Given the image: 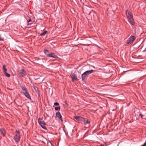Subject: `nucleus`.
<instances>
[{
	"label": "nucleus",
	"mask_w": 146,
	"mask_h": 146,
	"mask_svg": "<svg viewBox=\"0 0 146 146\" xmlns=\"http://www.w3.org/2000/svg\"><path fill=\"white\" fill-rule=\"evenodd\" d=\"M126 14L128 19L129 22L131 25H134V22L132 13L129 11L127 10L126 12Z\"/></svg>",
	"instance_id": "obj_1"
},
{
	"label": "nucleus",
	"mask_w": 146,
	"mask_h": 146,
	"mask_svg": "<svg viewBox=\"0 0 146 146\" xmlns=\"http://www.w3.org/2000/svg\"><path fill=\"white\" fill-rule=\"evenodd\" d=\"M20 138V136L19 132L17 130V133L15 135L14 139L16 142H18L19 141Z\"/></svg>",
	"instance_id": "obj_2"
},
{
	"label": "nucleus",
	"mask_w": 146,
	"mask_h": 146,
	"mask_svg": "<svg viewBox=\"0 0 146 146\" xmlns=\"http://www.w3.org/2000/svg\"><path fill=\"white\" fill-rule=\"evenodd\" d=\"M38 121L39 124L43 128L45 129H46V128L44 126L46 125V123L44 121H41L40 118L38 119Z\"/></svg>",
	"instance_id": "obj_3"
},
{
	"label": "nucleus",
	"mask_w": 146,
	"mask_h": 146,
	"mask_svg": "<svg viewBox=\"0 0 146 146\" xmlns=\"http://www.w3.org/2000/svg\"><path fill=\"white\" fill-rule=\"evenodd\" d=\"M135 38L134 36H131L127 40V43L128 44H131L135 40Z\"/></svg>",
	"instance_id": "obj_4"
},
{
	"label": "nucleus",
	"mask_w": 146,
	"mask_h": 146,
	"mask_svg": "<svg viewBox=\"0 0 146 146\" xmlns=\"http://www.w3.org/2000/svg\"><path fill=\"white\" fill-rule=\"evenodd\" d=\"M70 76L72 79L73 81L78 80L76 75L74 73L71 74Z\"/></svg>",
	"instance_id": "obj_5"
},
{
	"label": "nucleus",
	"mask_w": 146,
	"mask_h": 146,
	"mask_svg": "<svg viewBox=\"0 0 146 146\" xmlns=\"http://www.w3.org/2000/svg\"><path fill=\"white\" fill-rule=\"evenodd\" d=\"M82 121L84 123L85 125L88 124L90 123V121L88 120L87 119L83 118Z\"/></svg>",
	"instance_id": "obj_6"
},
{
	"label": "nucleus",
	"mask_w": 146,
	"mask_h": 146,
	"mask_svg": "<svg viewBox=\"0 0 146 146\" xmlns=\"http://www.w3.org/2000/svg\"><path fill=\"white\" fill-rule=\"evenodd\" d=\"M94 71V70H93L86 71L84 73V75L85 74L86 76H87L89 74L93 73Z\"/></svg>",
	"instance_id": "obj_7"
},
{
	"label": "nucleus",
	"mask_w": 146,
	"mask_h": 146,
	"mask_svg": "<svg viewBox=\"0 0 146 146\" xmlns=\"http://www.w3.org/2000/svg\"><path fill=\"white\" fill-rule=\"evenodd\" d=\"M56 115L57 117H58L60 119L61 121L62 122H63V120L62 119V116L61 115L60 113L59 112H58L56 113Z\"/></svg>",
	"instance_id": "obj_8"
},
{
	"label": "nucleus",
	"mask_w": 146,
	"mask_h": 146,
	"mask_svg": "<svg viewBox=\"0 0 146 146\" xmlns=\"http://www.w3.org/2000/svg\"><path fill=\"white\" fill-rule=\"evenodd\" d=\"M0 132L3 135V136H5L6 133L5 130L3 128H1L0 129Z\"/></svg>",
	"instance_id": "obj_9"
},
{
	"label": "nucleus",
	"mask_w": 146,
	"mask_h": 146,
	"mask_svg": "<svg viewBox=\"0 0 146 146\" xmlns=\"http://www.w3.org/2000/svg\"><path fill=\"white\" fill-rule=\"evenodd\" d=\"M48 56L49 57H52L54 58H57V56L55 55V54L54 53H51L50 54H49L48 55Z\"/></svg>",
	"instance_id": "obj_10"
},
{
	"label": "nucleus",
	"mask_w": 146,
	"mask_h": 146,
	"mask_svg": "<svg viewBox=\"0 0 146 146\" xmlns=\"http://www.w3.org/2000/svg\"><path fill=\"white\" fill-rule=\"evenodd\" d=\"M20 73L21 74V76L23 77L26 74L25 72L23 69H22L21 70Z\"/></svg>",
	"instance_id": "obj_11"
},
{
	"label": "nucleus",
	"mask_w": 146,
	"mask_h": 146,
	"mask_svg": "<svg viewBox=\"0 0 146 146\" xmlns=\"http://www.w3.org/2000/svg\"><path fill=\"white\" fill-rule=\"evenodd\" d=\"M23 93L24 94V95L28 98H30V96L29 95L28 92L27 91H25L24 92H23Z\"/></svg>",
	"instance_id": "obj_12"
},
{
	"label": "nucleus",
	"mask_w": 146,
	"mask_h": 146,
	"mask_svg": "<svg viewBox=\"0 0 146 146\" xmlns=\"http://www.w3.org/2000/svg\"><path fill=\"white\" fill-rule=\"evenodd\" d=\"M75 119L76 120L78 121H82L83 118L81 117L80 116H76L75 117Z\"/></svg>",
	"instance_id": "obj_13"
},
{
	"label": "nucleus",
	"mask_w": 146,
	"mask_h": 146,
	"mask_svg": "<svg viewBox=\"0 0 146 146\" xmlns=\"http://www.w3.org/2000/svg\"><path fill=\"white\" fill-rule=\"evenodd\" d=\"M3 73L7 72V69L6 68V66L5 65L3 66Z\"/></svg>",
	"instance_id": "obj_14"
},
{
	"label": "nucleus",
	"mask_w": 146,
	"mask_h": 146,
	"mask_svg": "<svg viewBox=\"0 0 146 146\" xmlns=\"http://www.w3.org/2000/svg\"><path fill=\"white\" fill-rule=\"evenodd\" d=\"M84 74V73H83L82 75V80L84 81V80L85 78L87 76H86L85 74Z\"/></svg>",
	"instance_id": "obj_15"
},
{
	"label": "nucleus",
	"mask_w": 146,
	"mask_h": 146,
	"mask_svg": "<svg viewBox=\"0 0 146 146\" xmlns=\"http://www.w3.org/2000/svg\"><path fill=\"white\" fill-rule=\"evenodd\" d=\"M44 52L45 54L48 56V55L49 54L48 51L47 50H45L44 51Z\"/></svg>",
	"instance_id": "obj_16"
},
{
	"label": "nucleus",
	"mask_w": 146,
	"mask_h": 146,
	"mask_svg": "<svg viewBox=\"0 0 146 146\" xmlns=\"http://www.w3.org/2000/svg\"><path fill=\"white\" fill-rule=\"evenodd\" d=\"M4 73L5 74V76H6L7 77H9L10 76V74L8 73H7V72H5Z\"/></svg>",
	"instance_id": "obj_17"
},
{
	"label": "nucleus",
	"mask_w": 146,
	"mask_h": 146,
	"mask_svg": "<svg viewBox=\"0 0 146 146\" xmlns=\"http://www.w3.org/2000/svg\"><path fill=\"white\" fill-rule=\"evenodd\" d=\"M47 32V31H44L43 33H42L40 34V36H44L45 35L46 33Z\"/></svg>",
	"instance_id": "obj_18"
},
{
	"label": "nucleus",
	"mask_w": 146,
	"mask_h": 146,
	"mask_svg": "<svg viewBox=\"0 0 146 146\" xmlns=\"http://www.w3.org/2000/svg\"><path fill=\"white\" fill-rule=\"evenodd\" d=\"M60 106H58L57 107H55V109L56 110H59L60 109Z\"/></svg>",
	"instance_id": "obj_19"
},
{
	"label": "nucleus",
	"mask_w": 146,
	"mask_h": 146,
	"mask_svg": "<svg viewBox=\"0 0 146 146\" xmlns=\"http://www.w3.org/2000/svg\"><path fill=\"white\" fill-rule=\"evenodd\" d=\"M22 90L23 91V92H24L25 91H27L26 88L24 87H22Z\"/></svg>",
	"instance_id": "obj_20"
},
{
	"label": "nucleus",
	"mask_w": 146,
	"mask_h": 146,
	"mask_svg": "<svg viewBox=\"0 0 146 146\" xmlns=\"http://www.w3.org/2000/svg\"><path fill=\"white\" fill-rule=\"evenodd\" d=\"M59 105V104L57 102L55 103L54 104V106H58Z\"/></svg>",
	"instance_id": "obj_21"
},
{
	"label": "nucleus",
	"mask_w": 146,
	"mask_h": 146,
	"mask_svg": "<svg viewBox=\"0 0 146 146\" xmlns=\"http://www.w3.org/2000/svg\"><path fill=\"white\" fill-rule=\"evenodd\" d=\"M34 89L35 90L36 92L37 90H38V88L36 87L35 86L34 87Z\"/></svg>",
	"instance_id": "obj_22"
},
{
	"label": "nucleus",
	"mask_w": 146,
	"mask_h": 146,
	"mask_svg": "<svg viewBox=\"0 0 146 146\" xmlns=\"http://www.w3.org/2000/svg\"><path fill=\"white\" fill-rule=\"evenodd\" d=\"M0 40L3 41V38H1V37L0 36Z\"/></svg>",
	"instance_id": "obj_23"
},
{
	"label": "nucleus",
	"mask_w": 146,
	"mask_h": 146,
	"mask_svg": "<svg viewBox=\"0 0 146 146\" xmlns=\"http://www.w3.org/2000/svg\"><path fill=\"white\" fill-rule=\"evenodd\" d=\"M139 115L140 116H141V118H142L143 116V115L142 114H139Z\"/></svg>",
	"instance_id": "obj_24"
},
{
	"label": "nucleus",
	"mask_w": 146,
	"mask_h": 146,
	"mask_svg": "<svg viewBox=\"0 0 146 146\" xmlns=\"http://www.w3.org/2000/svg\"><path fill=\"white\" fill-rule=\"evenodd\" d=\"M31 21V19H29L27 21L28 22H30Z\"/></svg>",
	"instance_id": "obj_25"
},
{
	"label": "nucleus",
	"mask_w": 146,
	"mask_h": 146,
	"mask_svg": "<svg viewBox=\"0 0 146 146\" xmlns=\"http://www.w3.org/2000/svg\"><path fill=\"white\" fill-rule=\"evenodd\" d=\"M101 146H104V145H102V144H101Z\"/></svg>",
	"instance_id": "obj_26"
},
{
	"label": "nucleus",
	"mask_w": 146,
	"mask_h": 146,
	"mask_svg": "<svg viewBox=\"0 0 146 146\" xmlns=\"http://www.w3.org/2000/svg\"><path fill=\"white\" fill-rule=\"evenodd\" d=\"M146 48H145V50H144V51H143V52H145V51H146Z\"/></svg>",
	"instance_id": "obj_27"
}]
</instances>
